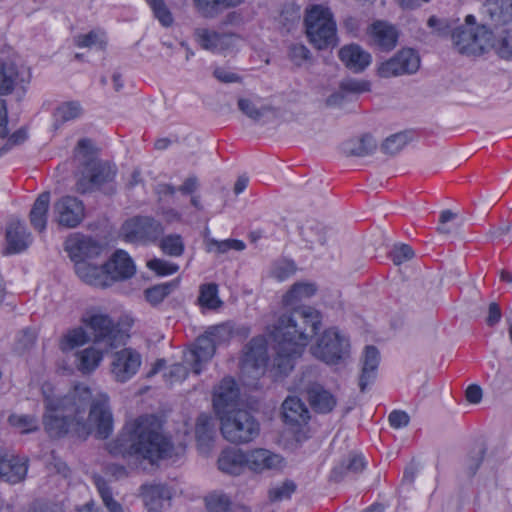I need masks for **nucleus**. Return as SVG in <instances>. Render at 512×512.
I'll use <instances>...</instances> for the list:
<instances>
[{
  "label": "nucleus",
  "mask_w": 512,
  "mask_h": 512,
  "mask_svg": "<svg viewBox=\"0 0 512 512\" xmlns=\"http://www.w3.org/2000/svg\"><path fill=\"white\" fill-rule=\"evenodd\" d=\"M321 325V312L311 306H301L282 314L269 333L275 351L272 360L266 337L258 335L244 346L241 368L259 375L268 374L274 381L283 379L293 370L295 361L302 356Z\"/></svg>",
  "instance_id": "1"
},
{
  "label": "nucleus",
  "mask_w": 512,
  "mask_h": 512,
  "mask_svg": "<svg viewBox=\"0 0 512 512\" xmlns=\"http://www.w3.org/2000/svg\"><path fill=\"white\" fill-rule=\"evenodd\" d=\"M54 386L44 382L41 386L45 413L43 426L50 438L60 439L68 434L85 440L91 433V428L85 420L88 404L92 397L91 389L77 383L64 396H54Z\"/></svg>",
  "instance_id": "2"
},
{
  "label": "nucleus",
  "mask_w": 512,
  "mask_h": 512,
  "mask_svg": "<svg viewBox=\"0 0 512 512\" xmlns=\"http://www.w3.org/2000/svg\"><path fill=\"white\" fill-rule=\"evenodd\" d=\"M112 456L133 458L151 465L169 457L170 440L162 434V423L154 414L140 415L123 426L118 436L106 444Z\"/></svg>",
  "instance_id": "3"
},
{
  "label": "nucleus",
  "mask_w": 512,
  "mask_h": 512,
  "mask_svg": "<svg viewBox=\"0 0 512 512\" xmlns=\"http://www.w3.org/2000/svg\"><path fill=\"white\" fill-rule=\"evenodd\" d=\"M213 409L220 420L222 436L229 442L245 444L253 441L260 425L247 410L239 409L240 389L231 376L224 377L213 392Z\"/></svg>",
  "instance_id": "4"
},
{
  "label": "nucleus",
  "mask_w": 512,
  "mask_h": 512,
  "mask_svg": "<svg viewBox=\"0 0 512 512\" xmlns=\"http://www.w3.org/2000/svg\"><path fill=\"white\" fill-rule=\"evenodd\" d=\"M76 153L85 159L83 163L85 170L76 182V190L79 193L85 194L93 190H101L105 185L115 182L116 166L96 159V152L90 139H80L76 146Z\"/></svg>",
  "instance_id": "5"
},
{
  "label": "nucleus",
  "mask_w": 512,
  "mask_h": 512,
  "mask_svg": "<svg viewBox=\"0 0 512 512\" xmlns=\"http://www.w3.org/2000/svg\"><path fill=\"white\" fill-rule=\"evenodd\" d=\"M453 48L465 56H481L494 46L493 32L486 24H477L473 15H467L464 24L452 32Z\"/></svg>",
  "instance_id": "6"
},
{
  "label": "nucleus",
  "mask_w": 512,
  "mask_h": 512,
  "mask_svg": "<svg viewBox=\"0 0 512 512\" xmlns=\"http://www.w3.org/2000/svg\"><path fill=\"white\" fill-rule=\"evenodd\" d=\"M304 23L309 42L316 49L323 50L337 45L336 22L329 8L312 5L306 9Z\"/></svg>",
  "instance_id": "7"
},
{
  "label": "nucleus",
  "mask_w": 512,
  "mask_h": 512,
  "mask_svg": "<svg viewBox=\"0 0 512 512\" xmlns=\"http://www.w3.org/2000/svg\"><path fill=\"white\" fill-rule=\"evenodd\" d=\"M233 336L234 326L230 322L213 325L205 331L204 335L199 336L191 349L190 366L193 373L199 375L204 365L215 355L217 346L228 344Z\"/></svg>",
  "instance_id": "8"
},
{
  "label": "nucleus",
  "mask_w": 512,
  "mask_h": 512,
  "mask_svg": "<svg viewBox=\"0 0 512 512\" xmlns=\"http://www.w3.org/2000/svg\"><path fill=\"white\" fill-rule=\"evenodd\" d=\"M350 347L349 338L337 328L330 327L310 346V353L327 365H337L350 356Z\"/></svg>",
  "instance_id": "9"
},
{
  "label": "nucleus",
  "mask_w": 512,
  "mask_h": 512,
  "mask_svg": "<svg viewBox=\"0 0 512 512\" xmlns=\"http://www.w3.org/2000/svg\"><path fill=\"white\" fill-rule=\"evenodd\" d=\"M81 322L91 330L95 343H104L111 349L124 343V331L108 314H86L81 318Z\"/></svg>",
  "instance_id": "10"
},
{
  "label": "nucleus",
  "mask_w": 512,
  "mask_h": 512,
  "mask_svg": "<svg viewBox=\"0 0 512 512\" xmlns=\"http://www.w3.org/2000/svg\"><path fill=\"white\" fill-rule=\"evenodd\" d=\"M121 234L128 243L146 245L156 242L161 237L163 226L152 217L135 216L123 223Z\"/></svg>",
  "instance_id": "11"
},
{
  "label": "nucleus",
  "mask_w": 512,
  "mask_h": 512,
  "mask_svg": "<svg viewBox=\"0 0 512 512\" xmlns=\"http://www.w3.org/2000/svg\"><path fill=\"white\" fill-rule=\"evenodd\" d=\"M54 214L60 226L75 228L85 217V206L77 197L62 196L54 204Z\"/></svg>",
  "instance_id": "12"
},
{
  "label": "nucleus",
  "mask_w": 512,
  "mask_h": 512,
  "mask_svg": "<svg viewBox=\"0 0 512 512\" xmlns=\"http://www.w3.org/2000/svg\"><path fill=\"white\" fill-rule=\"evenodd\" d=\"M103 247L92 237L81 233L70 235L65 241V251L76 265L77 261H88L101 254Z\"/></svg>",
  "instance_id": "13"
},
{
  "label": "nucleus",
  "mask_w": 512,
  "mask_h": 512,
  "mask_svg": "<svg viewBox=\"0 0 512 512\" xmlns=\"http://www.w3.org/2000/svg\"><path fill=\"white\" fill-rule=\"evenodd\" d=\"M141 364L142 357L140 353L132 348H123L114 354L111 372L116 381L124 383L136 375Z\"/></svg>",
  "instance_id": "14"
},
{
  "label": "nucleus",
  "mask_w": 512,
  "mask_h": 512,
  "mask_svg": "<svg viewBox=\"0 0 512 512\" xmlns=\"http://www.w3.org/2000/svg\"><path fill=\"white\" fill-rule=\"evenodd\" d=\"M89 420L95 426L96 438L104 440L112 434L114 421L109 407V399L106 395L91 403Z\"/></svg>",
  "instance_id": "15"
},
{
  "label": "nucleus",
  "mask_w": 512,
  "mask_h": 512,
  "mask_svg": "<svg viewBox=\"0 0 512 512\" xmlns=\"http://www.w3.org/2000/svg\"><path fill=\"white\" fill-rule=\"evenodd\" d=\"M29 459L21 457L10 451L0 454V477L6 482L17 484L23 481L27 475Z\"/></svg>",
  "instance_id": "16"
},
{
  "label": "nucleus",
  "mask_w": 512,
  "mask_h": 512,
  "mask_svg": "<svg viewBox=\"0 0 512 512\" xmlns=\"http://www.w3.org/2000/svg\"><path fill=\"white\" fill-rule=\"evenodd\" d=\"M282 420L294 433L308 424L310 413L305 403L297 396H288L282 404Z\"/></svg>",
  "instance_id": "17"
},
{
  "label": "nucleus",
  "mask_w": 512,
  "mask_h": 512,
  "mask_svg": "<svg viewBox=\"0 0 512 512\" xmlns=\"http://www.w3.org/2000/svg\"><path fill=\"white\" fill-rule=\"evenodd\" d=\"M104 264L107 270L108 286H111L115 281L129 279L136 272L132 258L121 249L116 250Z\"/></svg>",
  "instance_id": "18"
},
{
  "label": "nucleus",
  "mask_w": 512,
  "mask_h": 512,
  "mask_svg": "<svg viewBox=\"0 0 512 512\" xmlns=\"http://www.w3.org/2000/svg\"><path fill=\"white\" fill-rule=\"evenodd\" d=\"M368 33L375 47L385 52L393 50L399 39L396 26L384 20L374 21L369 26Z\"/></svg>",
  "instance_id": "19"
},
{
  "label": "nucleus",
  "mask_w": 512,
  "mask_h": 512,
  "mask_svg": "<svg viewBox=\"0 0 512 512\" xmlns=\"http://www.w3.org/2000/svg\"><path fill=\"white\" fill-rule=\"evenodd\" d=\"M5 238L7 242L6 255L20 253L27 249L31 243L30 232L26 225L18 219L8 223Z\"/></svg>",
  "instance_id": "20"
},
{
  "label": "nucleus",
  "mask_w": 512,
  "mask_h": 512,
  "mask_svg": "<svg viewBox=\"0 0 512 512\" xmlns=\"http://www.w3.org/2000/svg\"><path fill=\"white\" fill-rule=\"evenodd\" d=\"M379 364V350L373 345L366 346L361 358V372L358 381L361 392H365L368 386L375 382Z\"/></svg>",
  "instance_id": "21"
},
{
  "label": "nucleus",
  "mask_w": 512,
  "mask_h": 512,
  "mask_svg": "<svg viewBox=\"0 0 512 512\" xmlns=\"http://www.w3.org/2000/svg\"><path fill=\"white\" fill-rule=\"evenodd\" d=\"M140 493L148 512H160L172 498L171 490L166 484H143Z\"/></svg>",
  "instance_id": "22"
},
{
  "label": "nucleus",
  "mask_w": 512,
  "mask_h": 512,
  "mask_svg": "<svg viewBox=\"0 0 512 512\" xmlns=\"http://www.w3.org/2000/svg\"><path fill=\"white\" fill-rule=\"evenodd\" d=\"M282 463L280 455L265 448H256L246 453V467L256 473L278 469Z\"/></svg>",
  "instance_id": "23"
},
{
  "label": "nucleus",
  "mask_w": 512,
  "mask_h": 512,
  "mask_svg": "<svg viewBox=\"0 0 512 512\" xmlns=\"http://www.w3.org/2000/svg\"><path fill=\"white\" fill-rule=\"evenodd\" d=\"M414 54V49L399 51L394 57L383 62L379 68L378 73L381 77L389 78L403 74H411L416 70L411 67V59Z\"/></svg>",
  "instance_id": "24"
},
{
  "label": "nucleus",
  "mask_w": 512,
  "mask_h": 512,
  "mask_svg": "<svg viewBox=\"0 0 512 512\" xmlns=\"http://www.w3.org/2000/svg\"><path fill=\"white\" fill-rule=\"evenodd\" d=\"M483 14L495 27L512 24V0H486Z\"/></svg>",
  "instance_id": "25"
},
{
  "label": "nucleus",
  "mask_w": 512,
  "mask_h": 512,
  "mask_svg": "<svg viewBox=\"0 0 512 512\" xmlns=\"http://www.w3.org/2000/svg\"><path fill=\"white\" fill-rule=\"evenodd\" d=\"M197 37L200 45L204 49L216 53L227 52L234 45L236 38L234 34L218 33L208 29L198 30Z\"/></svg>",
  "instance_id": "26"
},
{
  "label": "nucleus",
  "mask_w": 512,
  "mask_h": 512,
  "mask_svg": "<svg viewBox=\"0 0 512 512\" xmlns=\"http://www.w3.org/2000/svg\"><path fill=\"white\" fill-rule=\"evenodd\" d=\"M74 267L77 276L84 283L100 288L109 287L105 264L98 266L92 265L88 261H77Z\"/></svg>",
  "instance_id": "27"
},
{
  "label": "nucleus",
  "mask_w": 512,
  "mask_h": 512,
  "mask_svg": "<svg viewBox=\"0 0 512 512\" xmlns=\"http://www.w3.org/2000/svg\"><path fill=\"white\" fill-rule=\"evenodd\" d=\"M307 399L317 413H330L337 405L336 397L321 384L314 383L307 388Z\"/></svg>",
  "instance_id": "28"
},
{
  "label": "nucleus",
  "mask_w": 512,
  "mask_h": 512,
  "mask_svg": "<svg viewBox=\"0 0 512 512\" xmlns=\"http://www.w3.org/2000/svg\"><path fill=\"white\" fill-rule=\"evenodd\" d=\"M339 58L344 65L354 72H362L371 63V55L358 44H349L339 50Z\"/></svg>",
  "instance_id": "29"
},
{
  "label": "nucleus",
  "mask_w": 512,
  "mask_h": 512,
  "mask_svg": "<svg viewBox=\"0 0 512 512\" xmlns=\"http://www.w3.org/2000/svg\"><path fill=\"white\" fill-rule=\"evenodd\" d=\"M218 468L222 472L239 475L246 467V453L239 448H225L218 458Z\"/></svg>",
  "instance_id": "30"
},
{
  "label": "nucleus",
  "mask_w": 512,
  "mask_h": 512,
  "mask_svg": "<svg viewBox=\"0 0 512 512\" xmlns=\"http://www.w3.org/2000/svg\"><path fill=\"white\" fill-rule=\"evenodd\" d=\"M51 195L45 191L38 195L29 213L30 224L39 233L45 232L48 222V212Z\"/></svg>",
  "instance_id": "31"
},
{
  "label": "nucleus",
  "mask_w": 512,
  "mask_h": 512,
  "mask_svg": "<svg viewBox=\"0 0 512 512\" xmlns=\"http://www.w3.org/2000/svg\"><path fill=\"white\" fill-rule=\"evenodd\" d=\"M317 287L313 283L309 282H296L290 289L283 295L282 304L285 308H290L294 311L295 308H299V304L311 298L316 294Z\"/></svg>",
  "instance_id": "32"
},
{
  "label": "nucleus",
  "mask_w": 512,
  "mask_h": 512,
  "mask_svg": "<svg viewBox=\"0 0 512 512\" xmlns=\"http://www.w3.org/2000/svg\"><path fill=\"white\" fill-rule=\"evenodd\" d=\"M371 84L366 80L348 79L341 82L339 91L327 98L328 106L341 105L348 95H358L370 91Z\"/></svg>",
  "instance_id": "33"
},
{
  "label": "nucleus",
  "mask_w": 512,
  "mask_h": 512,
  "mask_svg": "<svg viewBox=\"0 0 512 512\" xmlns=\"http://www.w3.org/2000/svg\"><path fill=\"white\" fill-rule=\"evenodd\" d=\"M77 369L82 374H91L94 372L103 360V352L94 347L85 348L76 353Z\"/></svg>",
  "instance_id": "34"
},
{
  "label": "nucleus",
  "mask_w": 512,
  "mask_h": 512,
  "mask_svg": "<svg viewBox=\"0 0 512 512\" xmlns=\"http://www.w3.org/2000/svg\"><path fill=\"white\" fill-rule=\"evenodd\" d=\"M197 304L201 309L217 310L223 305L219 297V288L216 283H204L199 287Z\"/></svg>",
  "instance_id": "35"
},
{
  "label": "nucleus",
  "mask_w": 512,
  "mask_h": 512,
  "mask_svg": "<svg viewBox=\"0 0 512 512\" xmlns=\"http://www.w3.org/2000/svg\"><path fill=\"white\" fill-rule=\"evenodd\" d=\"M243 0H194L196 10L205 18H213L222 10L239 5Z\"/></svg>",
  "instance_id": "36"
},
{
  "label": "nucleus",
  "mask_w": 512,
  "mask_h": 512,
  "mask_svg": "<svg viewBox=\"0 0 512 512\" xmlns=\"http://www.w3.org/2000/svg\"><path fill=\"white\" fill-rule=\"evenodd\" d=\"M214 424L211 416L202 413L195 425V437L198 446H210L213 442Z\"/></svg>",
  "instance_id": "37"
},
{
  "label": "nucleus",
  "mask_w": 512,
  "mask_h": 512,
  "mask_svg": "<svg viewBox=\"0 0 512 512\" xmlns=\"http://www.w3.org/2000/svg\"><path fill=\"white\" fill-rule=\"evenodd\" d=\"M179 278L166 282L154 285L152 287L147 288L144 291L145 299L148 303L153 306H156L164 301V299L169 296L174 289H176L179 285Z\"/></svg>",
  "instance_id": "38"
},
{
  "label": "nucleus",
  "mask_w": 512,
  "mask_h": 512,
  "mask_svg": "<svg viewBox=\"0 0 512 512\" xmlns=\"http://www.w3.org/2000/svg\"><path fill=\"white\" fill-rule=\"evenodd\" d=\"M89 337L83 327L69 329L59 340V348L62 352L71 351L85 345Z\"/></svg>",
  "instance_id": "39"
},
{
  "label": "nucleus",
  "mask_w": 512,
  "mask_h": 512,
  "mask_svg": "<svg viewBox=\"0 0 512 512\" xmlns=\"http://www.w3.org/2000/svg\"><path fill=\"white\" fill-rule=\"evenodd\" d=\"M74 43L78 48L98 47L105 50L107 46L106 34L102 30H91L86 34H79L74 38Z\"/></svg>",
  "instance_id": "40"
},
{
  "label": "nucleus",
  "mask_w": 512,
  "mask_h": 512,
  "mask_svg": "<svg viewBox=\"0 0 512 512\" xmlns=\"http://www.w3.org/2000/svg\"><path fill=\"white\" fill-rule=\"evenodd\" d=\"M94 484L109 512H124L122 505L113 498L112 489L103 477L95 476Z\"/></svg>",
  "instance_id": "41"
},
{
  "label": "nucleus",
  "mask_w": 512,
  "mask_h": 512,
  "mask_svg": "<svg viewBox=\"0 0 512 512\" xmlns=\"http://www.w3.org/2000/svg\"><path fill=\"white\" fill-rule=\"evenodd\" d=\"M412 139L413 137L409 131L398 132L387 137L383 141L381 149L385 154L394 155Z\"/></svg>",
  "instance_id": "42"
},
{
  "label": "nucleus",
  "mask_w": 512,
  "mask_h": 512,
  "mask_svg": "<svg viewBox=\"0 0 512 512\" xmlns=\"http://www.w3.org/2000/svg\"><path fill=\"white\" fill-rule=\"evenodd\" d=\"M297 485L292 480H285L279 485L271 487L268 490L267 496L271 503L282 502L290 500L292 495L296 492Z\"/></svg>",
  "instance_id": "43"
},
{
  "label": "nucleus",
  "mask_w": 512,
  "mask_h": 512,
  "mask_svg": "<svg viewBox=\"0 0 512 512\" xmlns=\"http://www.w3.org/2000/svg\"><path fill=\"white\" fill-rule=\"evenodd\" d=\"M159 246L164 254L173 257H180L185 250L183 239L179 234H169L162 237Z\"/></svg>",
  "instance_id": "44"
},
{
  "label": "nucleus",
  "mask_w": 512,
  "mask_h": 512,
  "mask_svg": "<svg viewBox=\"0 0 512 512\" xmlns=\"http://www.w3.org/2000/svg\"><path fill=\"white\" fill-rule=\"evenodd\" d=\"M8 423L20 430L22 434H28L38 430V422L35 416L11 414Z\"/></svg>",
  "instance_id": "45"
},
{
  "label": "nucleus",
  "mask_w": 512,
  "mask_h": 512,
  "mask_svg": "<svg viewBox=\"0 0 512 512\" xmlns=\"http://www.w3.org/2000/svg\"><path fill=\"white\" fill-rule=\"evenodd\" d=\"M151 10L153 11L154 17L164 27H170L173 24V15L164 0H145Z\"/></svg>",
  "instance_id": "46"
},
{
  "label": "nucleus",
  "mask_w": 512,
  "mask_h": 512,
  "mask_svg": "<svg viewBox=\"0 0 512 512\" xmlns=\"http://www.w3.org/2000/svg\"><path fill=\"white\" fill-rule=\"evenodd\" d=\"M388 257L395 266L401 267L414 257V250L408 244H394L388 253Z\"/></svg>",
  "instance_id": "47"
},
{
  "label": "nucleus",
  "mask_w": 512,
  "mask_h": 512,
  "mask_svg": "<svg viewBox=\"0 0 512 512\" xmlns=\"http://www.w3.org/2000/svg\"><path fill=\"white\" fill-rule=\"evenodd\" d=\"M205 504L209 512H228L231 500L224 494L212 493L205 498Z\"/></svg>",
  "instance_id": "48"
},
{
  "label": "nucleus",
  "mask_w": 512,
  "mask_h": 512,
  "mask_svg": "<svg viewBox=\"0 0 512 512\" xmlns=\"http://www.w3.org/2000/svg\"><path fill=\"white\" fill-rule=\"evenodd\" d=\"M147 267L158 276H169L178 272L179 266L169 261L153 258L147 262Z\"/></svg>",
  "instance_id": "49"
},
{
  "label": "nucleus",
  "mask_w": 512,
  "mask_h": 512,
  "mask_svg": "<svg viewBox=\"0 0 512 512\" xmlns=\"http://www.w3.org/2000/svg\"><path fill=\"white\" fill-rule=\"evenodd\" d=\"M496 53L505 59H509L512 57V30L507 29L504 31V34L499 37L497 42L494 41L493 48Z\"/></svg>",
  "instance_id": "50"
},
{
  "label": "nucleus",
  "mask_w": 512,
  "mask_h": 512,
  "mask_svg": "<svg viewBox=\"0 0 512 512\" xmlns=\"http://www.w3.org/2000/svg\"><path fill=\"white\" fill-rule=\"evenodd\" d=\"M82 108L79 102H65L57 108V115L62 121H70L81 115Z\"/></svg>",
  "instance_id": "51"
},
{
  "label": "nucleus",
  "mask_w": 512,
  "mask_h": 512,
  "mask_svg": "<svg viewBox=\"0 0 512 512\" xmlns=\"http://www.w3.org/2000/svg\"><path fill=\"white\" fill-rule=\"evenodd\" d=\"M189 375L188 368L182 363L172 364L168 371L164 374L165 380L168 384L181 383Z\"/></svg>",
  "instance_id": "52"
},
{
  "label": "nucleus",
  "mask_w": 512,
  "mask_h": 512,
  "mask_svg": "<svg viewBox=\"0 0 512 512\" xmlns=\"http://www.w3.org/2000/svg\"><path fill=\"white\" fill-rule=\"evenodd\" d=\"M296 269L294 261L284 259L274 265L272 274L278 281H284L294 275Z\"/></svg>",
  "instance_id": "53"
},
{
  "label": "nucleus",
  "mask_w": 512,
  "mask_h": 512,
  "mask_svg": "<svg viewBox=\"0 0 512 512\" xmlns=\"http://www.w3.org/2000/svg\"><path fill=\"white\" fill-rule=\"evenodd\" d=\"M376 147L375 141L370 135H364L357 140L350 153L355 156H365L370 154Z\"/></svg>",
  "instance_id": "54"
},
{
  "label": "nucleus",
  "mask_w": 512,
  "mask_h": 512,
  "mask_svg": "<svg viewBox=\"0 0 512 512\" xmlns=\"http://www.w3.org/2000/svg\"><path fill=\"white\" fill-rule=\"evenodd\" d=\"M427 25L439 36H447L449 34L452 36V32L455 29L452 28L448 20L437 18L436 16H431L427 21Z\"/></svg>",
  "instance_id": "55"
},
{
  "label": "nucleus",
  "mask_w": 512,
  "mask_h": 512,
  "mask_svg": "<svg viewBox=\"0 0 512 512\" xmlns=\"http://www.w3.org/2000/svg\"><path fill=\"white\" fill-rule=\"evenodd\" d=\"M289 58L296 65H301L310 58V51L302 44H294L289 49Z\"/></svg>",
  "instance_id": "56"
},
{
  "label": "nucleus",
  "mask_w": 512,
  "mask_h": 512,
  "mask_svg": "<svg viewBox=\"0 0 512 512\" xmlns=\"http://www.w3.org/2000/svg\"><path fill=\"white\" fill-rule=\"evenodd\" d=\"M28 137L27 131L25 128H19L14 131L8 138V142L0 148V156L7 153L11 146L19 145L26 141Z\"/></svg>",
  "instance_id": "57"
},
{
  "label": "nucleus",
  "mask_w": 512,
  "mask_h": 512,
  "mask_svg": "<svg viewBox=\"0 0 512 512\" xmlns=\"http://www.w3.org/2000/svg\"><path fill=\"white\" fill-rule=\"evenodd\" d=\"M37 337L38 333L36 329L27 327L20 332L17 341L22 348L28 349L35 345Z\"/></svg>",
  "instance_id": "58"
},
{
  "label": "nucleus",
  "mask_w": 512,
  "mask_h": 512,
  "mask_svg": "<svg viewBox=\"0 0 512 512\" xmlns=\"http://www.w3.org/2000/svg\"><path fill=\"white\" fill-rule=\"evenodd\" d=\"M409 420V415L402 410H393L388 416L389 425L394 429H400L407 426Z\"/></svg>",
  "instance_id": "59"
},
{
  "label": "nucleus",
  "mask_w": 512,
  "mask_h": 512,
  "mask_svg": "<svg viewBox=\"0 0 512 512\" xmlns=\"http://www.w3.org/2000/svg\"><path fill=\"white\" fill-rule=\"evenodd\" d=\"M238 107L244 114L254 120H258L263 115L262 110L256 108L249 99L240 98Z\"/></svg>",
  "instance_id": "60"
},
{
  "label": "nucleus",
  "mask_w": 512,
  "mask_h": 512,
  "mask_svg": "<svg viewBox=\"0 0 512 512\" xmlns=\"http://www.w3.org/2000/svg\"><path fill=\"white\" fill-rule=\"evenodd\" d=\"M216 79L223 83L239 82L241 77L236 73L230 72L223 67L215 68L213 72Z\"/></svg>",
  "instance_id": "61"
},
{
  "label": "nucleus",
  "mask_w": 512,
  "mask_h": 512,
  "mask_svg": "<svg viewBox=\"0 0 512 512\" xmlns=\"http://www.w3.org/2000/svg\"><path fill=\"white\" fill-rule=\"evenodd\" d=\"M199 188V181L196 176H190L185 179L182 185L177 189L182 195H193Z\"/></svg>",
  "instance_id": "62"
},
{
  "label": "nucleus",
  "mask_w": 512,
  "mask_h": 512,
  "mask_svg": "<svg viewBox=\"0 0 512 512\" xmlns=\"http://www.w3.org/2000/svg\"><path fill=\"white\" fill-rule=\"evenodd\" d=\"M366 467L365 458L360 454L352 455L348 459L346 469L353 473L362 472Z\"/></svg>",
  "instance_id": "63"
},
{
  "label": "nucleus",
  "mask_w": 512,
  "mask_h": 512,
  "mask_svg": "<svg viewBox=\"0 0 512 512\" xmlns=\"http://www.w3.org/2000/svg\"><path fill=\"white\" fill-rule=\"evenodd\" d=\"M15 80L5 71L0 72V95H8L14 90Z\"/></svg>",
  "instance_id": "64"
}]
</instances>
